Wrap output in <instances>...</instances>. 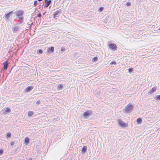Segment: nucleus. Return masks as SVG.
<instances>
[{
    "mask_svg": "<svg viewBox=\"0 0 160 160\" xmlns=\"http://www.w3.org/2000/svg\"><path fill=\"white\" fill-rule=\"evenodd\" d=\"M34 114V112L33 111H29L28 112V115L29 117L32 116Z\"/></svg>",
    "mask_w": 160,
    "mask_h": 160,
    "instance_id": "nucleus-23",
    "label": "nucleus"
},
{
    "mask_svg": "<svg viewBox=\"0 0 160 160\" xmlns=\"http://www.w3.org/2000/svg\"><path fill=\"white\" fill-rule=\"evenodd\" d=\"M63 89V85L62 84H59L58 85L57 87L58 90H61Z\"/></svg>",
    "mask_w": 160,
    "mask_h": 160,
    "instance_id": "nucleus-19",
    "label": "nucleus"
},
{
    "mask_svg": "<svg viewBox=\"0 0 160 160\" xmlns=\"http://www.w3.org/2000/svg\"><path fill=\"white\" fill-rule=\"evenodd\" d=\"M29 141H30L29 138L28 137H26L24 139V144L26 145H28L29 144V142H30Z\"/></svg>",
    "mask_w": 160,
    "mask_h": 160,
    "instance_id": "nucleus-15",
    "label": "nucleus"
},
{
    "mask_svg": "<svg viewBox=\"0 0 160 160\" xmlns=\"http://www.w3.org/2000/svg\"><path fill=\"white\" fill-rule=\"evenodd\" d=\"M133 108V105L130 103L128 104L124 109V112L127 113H130L131 112Z\"/></svg>",
    "mask_w": 160,
    "mask_h": 160,
    "instance_id": "nucleus-4",
    "label": "nucleus"
},
{
    "mask_svg": "<svg viewBox=\"0 0 160 160\" xmlns=\"http://www.w3.org/2000/svg\"><path fill=\"white\" fill-rule=\"evenodd\" d=\"M93 114V112L91 110H87L83 113V117L85 119H88L90 116Z\"/></svg>",
    "mask_w": 160,
    "mask_h": 160,
    "instance_id": "nucleus-5",
    "label": "nucleus"
},
{
    "mask_svg": "<svg viewBox=\"0 0 160 160\" xmlns=\"http://www.w3.org/2000/svg\"><path fill=\"white\" fill-rule=\"evenodd\" d=\"M87 150V147L86 146H83L82 148L81 153L84 154L86 152Z\"/></svg>",
    "mask_w": 160,
    "mask_h": 160,
    "instance_id": "nucleus-16",
    "label": "nucleus"
},
{
    "mask_svg": "<svg viewBox=\"0 0 160 160\" xmlns=\"http://www.w3.org/2000/svg\"><path fill=\"white\" fill-rule=\"evenodd\" d=\"M54 48L53 46H51L48 48L47 51V55H50L54 52Z\"/></svg>",
    "mask_w": 160,
    "mask_h": 160,
    "instance_id": "nucleus-9",
    "label": "nucleus"
},
{
    "mask_svg": "<svg viewBox=\"0 0 160 160\" xmlns=\"http://www.w3.org/2000/svg\"><path fill=\"white\" fill-rule=\"evenodd\" d=\"M136 122L137 124H141L142 122V118H138L136 120Z\"/></svg>",
    "mask_w": 160,
    "mask_h": 160,
    "instance_id": "nucleus-17",
    "label": "nucleus"
},
{
    "mask_svg": "<svg viewBox=\"0 0 160 160\" xmlns=\"http://www.w3.org/2000/svg\"><path fill=\"white\" fill-rule=\"evenodd\" d=\"M108 46L110 49L113 51H115L117 50L118 47L116 44L114 43H110L108 44Z\"/></svg>",
    "mask_w": 160,
    "mask_h": 160,
    "instance_id": "nucleus-7",
    "label": "nucleus"
},
{
    "mask_svg": "<svg viewBox=\"0 0 160 160\" xmlns=\"http://www.w3.org/2000/svg\"><path fill=\"white\" fill-rule=\"evenodd\" d=\"M12 136L11 133L10 132H8L6 134V138L7 139L10 138Z\"/></svg>",
    "mask_w": 160,
    "mask_h": 160,
    "instance_id": "nucleus-22",
    "label": "nucleus"
},
{
    "mask_svg": "<svg viewBox=\"0 0 160 160\" xmlns=\"http://www.w3.org/2000/svg\"><path fill=\"white\" fill-rule=\"evenodd\" d=\"M29 26L28 27V28L29 29H30L31 28L32 25L31 24H28Z\"/></svg>",
    "mask_w": 160,
    "mask_h": 160,
    "instance_id": "nucleus-36",
    "label": "nucleus"
},
{
    "mask_svg": "<svg viewBox=\"0 0 160 160\" xmlns=\"http://www.w3.org/2000/svg\"><path fill=\"white\" fill-rule=\"evenodd\" d=\"M11 112V110L8 107H5L1 110L0 114L2 115H6L9 114Z\"/></svg>",
    "mask_w": 160,
    "mask_h": 160,
    "instance_id": "nucleus-3",
    "label": "nucleus"
},
{
    "mask_svg": "<svg viewBox=\"0 0 160 160\" xmlns=\"http://www.w3.org/2000/svg\"><path fill=\"white\" fill-rule=\"evenodd\" d=\"M20 150V149L19 148H15L13 150V153L15 154L16 153H18V152H19Z\"/></svg>",
    "mask_w": 160,
    "mask_h": 160,
    "instance_id": "nucleus-20",
    "label": "nucleus"
},
{
    "mask_svg": "<svg viewBox=\"0 0 160 160\" xmlns=\"http://www.w3.org/2000/svg\"><path fill=\"white\" fill-rule=\"evenodd\" d=\"M14 143H15V141H12L10 143V145L11 146H13L14 144Z\"/></svg>",
    "mask_w": 160,
    "mask_h": 160,
    "instance_id": "nucleus-33",
    "label": "nucleus"
},
{
    "mask_svg": "<svg viewBox=\"0 0 160 160\" xmlns=\"http://www.w3.org/2000/svg\"><path fill=\"white\" fill-rule=\"evenodd\" d=\"M158 29L160 30V27Z\"/></svg>",
    "mask_w": 160,
    "mask_h": 160,
    "instance_id": "nucleus-40",
    "label": "nucleus"
},
{
    "mask_svg": "<svg viewBox=\"0 0 160 160\" xmlns=\"http://www.w3.org/2000/svg\"><path fill=\"white\" fill-rule=\"evenodd\" d=\"M3 153V150L2 149H0V156L2 155Z\"/></svg>",
    "mask_w": 160,
    "mask_h": 160,
    "instance_id": "nucleus-31",
    "label": "nucleus"
},
{
    "mask_svg": "<svg viewBox=\"0 0 160 160\" xmlns=\"http://www.w3.org/2000/svg\"><path fill=\"white\" fill-rule=\"evenodd\" d=\"M19 28L18 26H16L12 29V31L13 32H15L18 31Z\"/></svg>",
    "mask_w": 160,
    "mask_h": 160,
    "instance_id": "nucleus-18",
    "label": "nucleus"
},
{
    "mask_svg": "<svg viewBox=\"0 0 160 160\" xmlns=\"http://www.w3.org/2000/svg\"><path fill=\"white\" fill-rule=\"evenodd\" d=\"M41 145L38 144L36 145L34 147V149L37 152L41 150Z\"/></svg>",
    "mask_w": 160,
    "mask_h": 160,
    "instance_id": "nucleus-14",
    "label": "nucleus"
},
{
    "mask_svg": "<svg viewBox=\"0 0 160 160\" xmlns=\"http://www.w3.org/2000/svg\"><path fill=\"white\" fill-rule=\"evenodd\" d=\"M43 52L42 50L41 49L38 50L37 52V53L38 54H42Z\"/></svg>",
    "mask_w": 160,
    "mask_h": 160,
    "instance_id": "nucleus-25",
    "label": "nucleus"
},
{
    "mask_svg": "<svg viewBox=\"0 0 160 160\" xmlns=\"http://www.w3.org/2000/svg\"><path fill=\"white\" fill-rule=\"evenodd\" d=\"M65 50V48L64 47H62L61 48V51H64Z\"/></svg>",
    "mask_w": 160,
    "mask_h": 160,
    "instance_id": "nucleus-35",
    "label": "nucleus"
},
{
    "mask_svg": "<svg viewBox=\"0 0 160 160\" xmlns=\"http://www.w3.org/2000/svg\"><path fill=\"white\" fill-rule=\"evenodd\" d=\"M38 3V1L37 0L35 1L34 2V4H33L34 6L35 7H36Z\"/></svg>",
    "mask_w": 160,
    "mask_h": 160,
    "instance_id": "nucleus-30",
    "label": "nucleus"
},
{
    "mask_svg": "<svg viewBox=\"0 0 160 160\" xmlns=\"http://www.w3.org/2000/svg\"><path fill=\"white\" fill-rule=\"evenodd\" d=\"M46 13V11H45V12H44L43 13L42 15H44L45 14V13Z\"/></svg>",
    "mask_w": 160,
    "mask_h": 160,
    "instance_id": "nucleus-37",
    "label": "nucleus"
},
{
    "mask_svg": "<svg viewBox=\"0 0 160 160\" xmlns=\"http://www.w3.org/2000/svg\"><path fill=\"white\" fill-rule=\"evenodd\" d=\"M117 123L118 125L123 128H126L128 126V124L127 123H124L121 119L118 120Z\"/></svg>",
    "mask_w": 160,
    "mask_h": 160,
    "instance_id": "nucleus-6",
    "label": "nucleus"
},
{
    "mask_svg": "<svg viewBox=\"0 0 160 160\" xmlns=\"http://www.w3.org/2000/svg\"><path fill=\"white\" fill-rule=\"evenodd\" d=\"M116 61H112V62L110 63V64L111 65H116Z\"/></svg>",
    "mask_w": 160,
    "mask_h": 160,
    "instance_id": "nucleus-29",
    "label": "nucleus"
},
{
    "mask_svg": "<svg viewBox=\"0 0 160 160\" xmlns=\"http://www.w3.org/2000/svg\"><path fill=\"white\" fill-rule=\"evenodd\" d=\"M3 70H2V69L1 72H0L1 73H2V71H3Z\"/></svg>",
    "mask_w": 160,
    "mask_h": 160,
    "instance_id": "nucleus-39",
    "label": "nucleus"
},
{
    "mask_svg": "<svg viewBox=\"0 0 160 160\" xmlns=\"http://www.w3.org/2000/svg\"><path fill=\"white\" fill-rule=\"evenodd\" d=\"M104 9V8L103 7H101L99 8L98 11L100 12H101Z\"/></svg>",
    "mask_w": 160,
    "mask_h": 160,
    "instance_id": "nucleus-27",
    "label": "nucleus"
},
{
    "mask_svg": "<svg viewBox=\"0 0 160 160\" xmlns=\"http://www.w3.org/2000/svg\"><path fill=\"white\" fill-rule=\"evenodd\" d=\"M45 4L44 5V8H45L48 7L52 3V1L51 0H49L45 1Z\"/></svg>",
    "mask_w": 160,
    "mask_h": 160,
    "instance_id": "nucleus-13",
    "label": "nucleus"
},
{
    "mask_svg": "<svg viewBox=\"0 0 160 160\" xmlns=\"http://www.w3.org/2000/svg\"><path fill=\"white\" fill-rule=\"evenodd\" d=\"M98 60V58L97 56H95L92 59V61L94 62H96Z\"/></svg>",
    "mask_w": 160,
    "mask_h": 160,
    "instance_id": "nucleus-21",
    "label": "nucleus"
},
{
    "mask_svg": "<svg viewBox=\"0 0 160 160\" xmlns=\"http://www.w3.org/2000/svg\"><path fill=\"white\" fill-rule=\"evenodd\" d=\"M134 71V70L133 68H129L128 69V72L129 73H131L132 72H133V71Z\"/></svg>",
    "mask_w": 160,
    "mask_h": 160,
    "instance_id": "nucleus-26",
    "label": "nucleus"
},
{
    "mask_svg": "<svg viewBox=\"0 0 160 160\" xmlns=\"http://www.w3.org/2000/svg\"><path fill=\"white\" fill-rule=\"evenodd\" d=\"M9 62L7 61H5L3 63V68L4 70H7L8 67Z\"/></svg>",
    "mask_w": 160,
    "mask_h": 160,
    "instance_id": "nucleus-11",
    "label": "nucleus"
},
{
    "mask_svg": "<svg viewBox=\"0 0 160 160\" xmlns=\"http://www.w3.org/2000/svg\"><path fill=\"white\" fill-rule=\"evenodd\" d=\"M34 88V87L32 86H30L27 87L25 89V92H28L32 90Z\"/></svg>",
    "mask_w": 160,
    "mask_h": 160,
    "instance_id": "nucleus-10",
    "label": "nucleus"
},
{
    "mask_svg": "<svg viewBox=\"0 0 160 160\" xmlns=\"http://www.w3.org/2000/svg\"><path fill=\"white\" fill-rule=\"evenodd\" d=\"M24 11L22 10L18 9L14 12V14H15V16L17 19L18 23H16L15 25H20L22 26L23 25L24 20Z\"/></svg>",
    "mask_w": 160,
    "mask_h": 160,
    "instance_id": "nucleus-1",
    "label": "nucleus"
},
{
    "mask_svg": "<svg viewBox=\"0 0 160 160\" xmlns=\"http://www.w3.org/2000/svg\"><path fill=\"white\" fill-rule=\"evenodd\" d=\"M40 102H41L40 100H38L36 102V104H37V105H39L40 104Z\"/></svg>",
    "mask_w": 160,
    "mask_h": 160,
    "instance_id": "nucleus-32",
    "label": "nucleus"
},
{
    "mask_svg": "<svg viewBox=\"0 0 160 160\" xmlns=\"http://www.w3.org/2000/svg\"><path fill=\"white\" fill-rule=\"evenodd\" d=\"M156 89L157 87H156L152 88L151 89L149 90L148 92V95H150L152 94L156 90Z\"/></svg>",
    "mask_w": 160,
    "mask_h": 160,
    "instance_id": "nucleus-12",
    "label": "nucleus"
},
{
    "mask_svg": "<svg viewBox=\"0 0 160 160\" xmlns=\"http://www.w3.org/2000/svg\"><path fill=\"white\" fill-rule=\"evenodd\" d=\"M62 10L61 9H59L56 12H54L53 14V17L54 18H57L59 17L60 14L61 13Z\"/></svg>",
    "mask_w": 160,
    "mask_h": 160,
    "instance_id": "nucleus-8",
    "label": "nucleus"
},
{
    "mask_svg": "<svg viewBox=\"0 0 160 160\" xmlns=\"http://www.w3.org/2000/svg\"><path fill=\"white\" fill-rule=\"evenodd\" d=\"M32 160V158H29V160Z\"/></svg>",
    "mask_w": 160,
    "mask_h": 160,
    "instance_id": "nucleus-38",
    "label": "nucleus"
},
{
    "mask_svg": "<svg viewBox=\"0 0 160 160\" xmlns=\"http://www.w3.org/2000/svg\"><path fill=\"white\" fill-rule=\"evenodd\" d=\"M37 16L38 17H41L42 16V15L40 13H39L37 14Z\"/></svg>",
    "mask_w": 160,
    "mask_h": 160,
    "instance_id": "nucleus-34",
    "label": "nucleus"
},
{
    "mask_svg": "<svg viewBox=\"0 0 160 160\" xmlns=\"http://www.w3.org/2000/svg\"><path fill=\"white\" fill-rule=\"evenodd\" d=\"M154 99L157 101L160 100V95H157L154 98Z\"/></svg>",
    "mask_w": 160,
    "mask_h": 160,
    "instance_id": "nucleus-24",
    "label": "nucleus"
},
{
    "mask_svg": "<svg viewBox=\"0 0 160 160\" xmlns=\"http://www.w3.org/2000/svg\"><path fill=\"white\" fill-rule=\"evenodd\" d=\"M125 5L127 7H129L131 5V3L130 2H128L126 3Z\"/></svg>",
    "mask_w": 160,
    "mask_h": 160,
    "instance_id": "nucleus-28",
    "label": "nucleus"
},
{
    "mask_svg": "<svg viewBox=\"0 0 160 160\" xmlns=\"http://www.w3.org/2000/svg\"><path fill=\"white\" fill-rule=\"evenodd\" d=\"M14 14L13 11H11L5 13L4 15V19L6 22H8L12 18V15Z\"/></svg>",
    "mask_w": 160,
    "mask_h": 160,
    "instance_id": "nucleus-2",
    "label": "nucleus"
}]
</instances>
